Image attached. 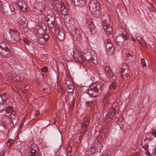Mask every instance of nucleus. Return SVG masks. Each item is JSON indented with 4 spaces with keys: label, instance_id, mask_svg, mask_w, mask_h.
I'll return each mask as SVG.
<instances>
[{
    "label": "nucleus",
    "instance_id": "nucleus-45",
    "mask_svg": "<svg viewBox=\"0 0 156 156\" xmlns=\"http://www.w3.org/2000/svg\"><path fill=\"white\" fill-rule=\"evenodd\" d=\"M83 138V136H80L78 138V140L79 141V143H80L81 142V140Z\"/></svg>",
    "mask_w": 156,
    "mask_h": 156
},
{
    "label": "nucleus",
    "instance_id": "nucleus-29",
    "mask_svg": "<svg viewBox=\"0 0 156 156\" xmlns=\"http://www.w3.org/2000/svg\"><path fill=\"white\" fill-rule=\"evenodd\" d=\"M87 125H84L83 124L81 125V129L84 132L86 131L87 130Z\"/></svg>",
    "mask_w": 156,
    "mask_h": 156
},
{
    "label": "nucleus",
    "instance_id": "nucleus-33",
    "mask_svg": "<svg viewBox=\"0 0 156 156\" xmlns=\"http://www.w3.org/2000/svg\"><path fill=\"white\" fill-rule=\"evenodd\" d=\"M89 123V120L87 118H85L83 120V124L88 125Z\"/></svg>",
    "mask_w": 156,
    "mask_h": 156
},
{
    "label": "nucleus",
    "instance_id": "nucleus-7",
    "mask_svg": "<svg viewBox=\"0 0 156 156\" xmlns=\"http://www.w3.org/2000/svg\"><path fill=\"white\" fill-rule=\"evenodd\" d=\"M18 23L19 24L20 29L23 30V31L25 30L27 27V23L26 21V18L24 17L19 19Z\"/></svg>",
    "mask_w": 156,
    "mask_h": 156
},
{
    "label": "nucleus",
    "instance_id": "nucleus-41",
    "mask_svg": "<svg viewBox=\"0 0 156 156\" xmlns=\"http://www.w3.org/2000/svg\"><path fill=\"white\" fill-rule=\"evenodd\" d=\"M2 66L3 67L5 66V67L6 66L7 67H9L10 66V65L7 62H5L2 64Z\"/></svg>",
    "mask_w": 156,
    "mask_h": 156
},
{
    "label": "nucleus",
    "instance_id": "nucleus-40",
    "mask_svg": "<svg viewBox=\"0 0 156 156\" xmlns=\"http://www.w3.org/2000/svg\"><path fill=\"white\" fill-rule=\"evenodd\" d=\"M26 3L24 1H19L18 2V5L19 6V8L23 5V3Z\"/></svg>",
    "mask_w": 156,
    "mask_h": 156
},
{
    "label": "nucleus",
    "instance_id": "nucleus-28",
    "mask_svg": "<svg viewBox=\"0 0 156 156\" xmlns=\"http://www.w3.org/2000/svg\"><path fill=\"white\" fill-rule=\"evenodd\" d=\"M75 61L77 63L80 64L83 63L84 61L86 60V59H74Z\"/></svg>",
    "mask_w": 156,
    "mask_h": 156
},
{
    "label": "nucleus",
    "instance_id": "nucleus-35",
    "mask_svg": "<svg viewBox=\"0 0 156 156\" xmlns=\"http://www.w3.org/2000/svg\"><path fill=\"white\" fill-rule=\"evenodd\" d=\"M22 154L21 152L19 150L17 151L14 156H22Z\"/></svg>",
    "mask_w": 156,
    "mask_h": 156
},
{
    "label": "nucleus",
    "instance_id": "nucleus-13",
    "mask_svg": "<svg viewBox=\"0 0 156 156\" xmlns=\"http://www.w3.org/2000/svg\"><path fill=\"white\" fill-rule=\"evenodd\" d=\"M116 114L115 109L113 107H111L109 108V113L107 114L106 117L107 118L112 119L116 116Z\"/></svg>",
    "mask_w": 156,
    "mask_h": 156
},
{
    "label": "nucleus",
    "instance_id": "nucleus-34",
    "mask_svg": "<svg viewBox=\"0 0 156 156\" xmlns=\"http://www.w3.org/2000/svg\"><path fill=\"white\" fill-rule=\"evenodd\" d=\"M6 94L5 93H4L0 95L2 100L3 101H6L7 98L5 96Z\"/></svg>",
    "mask_w": 156,
    "mask_h": 156
},
{
    "label": "nucleus",
    "instance_id": "nucleus-51",
    "mask_svg": "<svg viewBox=\"0 0 156 156\" xmlns=\"http://www.w3.org/2000/svg\"><path fill=\"white\" fill-rule=\"evenodd\" d=\"M145 63H146V64L148 62V61L147 60V59H145Z\"/></svg>",
    "mask_w": 156,
    "mask_h": 156
},
{
    "label": "nucleus",
    "instance_id": "nucleus-23",
    "mask_svg": "<svg viewBox=\"0 0 156 156\" xmlns=\"http://www.w3.org/2000/svg\"><path fill=\"white\" fill-rule=\"evenodd\" d=\"M13 112H14L13 107L11 106H8L5 110V112L8 114L12 113H12Z\"/></svg>",
    "mask_w": 156,
    "mask_h": 156
},
{
    "label": "nucleus",
    "instance_id": "nucleus-32",
    "mask_svg": "<svg viewBox=\"0 0 156 156\" xmlns=\"http://www.w3.org/2000/svg\"><path fill=\"white\" fill-rule=\"evenodd\" d=\"M90 18L89 16H87L86 19L87 21V23L89 25H91L92 23V20L91 19H90Z\"/></svg>",
    "mask_w": 156,
    "mask_h": 156
},
{
    "label": "nucleus",
    "instance_id": "nucleus-38",
    "mask_svg": "<svg viewBox=\"0 0 156 156\" xmlns=\"http://www.w3.org/2000/svg\"><path fill=\"white\" fill-rule=\"evenodd\" d=\"M24 42L27 45H28L30 44V41L27 39L24 38L23 40Z\"/></svg>",
    "mask_w": 156,
    "mask_h": 156
},
{
    "label": "nucleus",
    "instance_id": "nucleus-20",
    "mask_svg": "<svg viewBox=\"0 0 156 156\" xmlns=\"http://www.w3.org/2000/svg\"><path fill=\"white\" fill-rule=\"evenodd\" d=\"M105 70L106 74L108 76H111L112 74V71L108 67H106L105 68Z\"/></svg>",
    "mask_w": 156,
    "mask_h": 156
},
{
    "label": "nucleus",
    "instance_id": "nucleus-2",
    "mask_svg": "<svg viewBox=\"0 0 156 156\" xmlns=\"http://www.w3.org/2000/svg\"><path fill=\"white\" fill-rule=\"evenodd\" d=\"M89 9L94 17L98 18L100 16V6L97 0H92L89 3Z\"/></svg>",
    "mask_w": 156,
    "mask_h": 156
},
{
    "label": "nucleus",
    "instance_id": "nucleus-24",
    "mask_svg": "<svg viewBox=\"0 0 156 156\" xmlns=\"http://www.w3.org/2000/svg\"><path fill=\"white\" fill-rule=\"evenodd\" d=\"M87 62H92L95 65L98 64V59H86Z\"/></svg>",
    "mask_w": 156,
    "mask_h": 156
},
{
    "label": "nucleus",
    "instance_id": "nucleus-26",
    "mask_svg": "<svg viewBox=\"0 0 156 156\" xmlns=\"http://www.w3.org/2000/svg\"><path fill=\"white\" fill-rule=\"evenodd\" d=\"M67 90L68 93H71L73 91V87L72 86L69 85L67 89Z\"/></svg>",
    "mask_w": 156,
    "mask_h": 156
},
{
    "label": "nucleus",
    "instance_id": "nucleus-42",
    "mask_svg": "<svg viewBox=\"0 0 156 156\" xmlns=\"http://www.w3.org/2000/svg\"><path fill=\"white\" fill-rule=\"evenodd\" d=\"M86 104L89 106H91L93 105V102L92 101H88L86 102Z\"/></svg>",
    "mask_w": 156,
    "mask_h": 156
},
{
    "label": "nucleus",
    "instance_id": "nucleus-19",
    "mask_svg": "<svg viewBox=\"0 0 156 156\" xmlns=\"http://www.w3.org/2000/svg\"><path fill=\"white\" fill-rule=\"evenodd\" d=\"M117 85V83L115 81H113L109 86V89L111 90H113L116 89Z\"/></svg>",
    "mask_w": 156,
    "mask_h": 156
},
{
    "label": "nucleus",
    "instance_id": "nucleus-37",
    "mask_svg": "<svg viewBox=\"0 0 156 156\" xmlns=\"http://www.w3.org/2000/svg\"><path fill=\"white\" fill-rule=\"evenodd\" d=\"M48 69L46 66L44 67L41 69V70L42 72L45 73L47 72Z\"/></svg>",
    "mask_w": 156,
    "mask_h": 156
},
{
    "label": "nucleus",
    "instance_id": "nucleus-9",
    "mask_svg": "<svg viewBox=\"0 0 156 156\" xmlns=\"http://www.w3.org/2000/svg\"><path fill=\"white\" fill-rule=\"evenodd\" d=\"M72 33L74 39L75 38L77 40L80 41L82 40L80 33L78 29L73 28L72 30Z\"/></svg>",
    "mask_w": 156,
    "mask_h": 156
},
{
    "label": "nucleus",
    "instance_id": "nucleus-44",
    "mask_svg": "<svg viewBox=\"0 0 156 156\" xmlns=\"http://www.w3.org/2000/svg\"><path fill=\"white\" fill-rule=\"evenodd\" d=\"M126 57L129 58H133V56L130 53H128L126 54Z\"/></svg>",
    "mask_w": 156,
    "mask_h": 156
},
{
    "label": "nucleus",
    "instance_id": "nucleus-50",
    "mask_svg": "<svg viewBox=\"0 0 156 156\" xmlns=\"http://www.w3.org/2000/svg\"><path fill=\"white\" fill-rule=\"evenodd\" d=\"M146 151H147V153L148 154V155H150V153L148 151V149H147V150H146Z\"/></svg>",
    "mask_w": 156,
    "mask_h": 156
},
{
    "label": "nucleus",
    "instance_id": "nucleus-4",
    "mask_svg": "<svg viewBox=\"0 0 156 156\" xmlns=\"http://www.w3.org/2000/svg\"><path fill=\"white\" fill-rule=\"evenodd\" d=\"M45 6L41 2H37L34 5L33 10L34 14L38 15L45 11Z\"/></svg>",
    "mask_w": 156,
    "mask_h": 156
},
{
    "label": "nucleus",
    "instance_id": "nucleus-5",
    "mask_svg": "<svg viewBox=\"0 0 156 156\" xmlns=\"http://www.w3.org/2000/svg\"><path fill=\"white\" fill-rule=\"evenodd\" d=\"M107 19H106L103 20L102 26L105 31L109 33L112 31V26L109 24L110 20L109 16H107Z\"/></svg>",
    "mask_w": 156,
    "mask_h": 156
},
{
    "label": "nucleus",
    "instance_id": "nucleus-58",
    "mask_svg": "<svg viewBox=\"0 0 156 156\" xmlns=\"http://www.w3.org/2000/svg\"><path fill=\"white\" fill-rule=\"evenodd\" d=\"M11 143L12 142V141H10V142Z\"/></svg>",
    "mask_w": 156,
    "mask_h": 156
},
{
    "label": "nucleus",
    "instance_id": "nucleus-22",
    "mask_svg": "<svg viewBox=\"0 0 156 156\" xmlns=\"http://www.w3.org/2000/svg\"><path fill=\"white\" fill-rule=\"evenodd\" d=\"M57 37L59 41H62L64 39V34L62 32H60L58 33Z\"/></svg>",
    "mask_w": 156,
    "mask_h": 156
},
{
    "label": "nucleus",
    "instance_id": "nucleus-18",
    "mask_svg": "<svg viewBox=\"0 0 156 156\" xmlns=\"http://www.w3.org/2000/svg\"><path fill=\"white\" fill-rule=\"evenodd\" d=\"M149 140L146 138L142 143V147L146 150H147L149 146L148 141Z\"/></svg>",
    "mask_w": 156,
    "mask_h": 156
},
{
    "label": "nucleus",
    "instance_id": "nucleus-15",
    "mask_svg": "<svg viewBox=\"0 0 156 156\" xmlns=\"http://www.w3.org/2000/svg\"><path fill=\"white\" fill-rule=\"evenodd\" d=\"M74 5L78 7H82L84 6L86 3L85 0H72Z\"/></svg>",
    "mask_w": 156,
    "mask_h": 156
},
{
    "label": "nucleus",
    "instance_id": "nucleus-1",
    "mask_svg": "<svg viewBox=\"0 0 156 156\" xmlns=\"http://www.w3.org/2000/svg\"><path fill=\"white\" fill-rule=\"evenodd\" d=\"M4 36L7 41L12 44L16 43L20 40L19 33L9 28L5 30Z\"/></svg>",
    "mask_w": 156,
    "mask_h": 156
},
{
    "label": "nucleus",
    "instance_id": "nucleus-46",
    "mask_svg": "<svg viewBox=\"0 0 156 156\" xmlns=\"http://www.w3.org/2000/svg\"><path fill=\"white\" fill-rule=\"evenodd\" d=\"M39 114V111L37 110L36 111L35 113V115L37 116Z\"/></svg>",
    "mask_w": 156,
    "mask_h": 156
},
{
    "label": "nucleus",
    "instance_id": "nucleus-52",
    "mask_svg": "<svg viewBox=\"0 0 156 156\" xmlns=\"http://www.w3.org/2000/svg\"><path fill=\"white\" fill-rule=\"evenodd\" d=\"M154 150L155 152H156V146L154 148Z\"/></svg>",
    "mask_w": 156,
    "mask_h": 156
},
{
    "label": "nucleus",
    "instance_id": "nucleus-54",
    "mask_svg": "<svg viewBox=\"0 0 156 156\" xmlns=\"http://www.w3.org/2000/svg\"><path fill=\"white\" fill-rule=\"evenodd\" d=\"M94 79V77H91V80H92L93 79Z\"/></svg>",
    "mask_w": 156,
    "mask_h": 156
},
{
    "label": "nucleus",
    "instance_id": "nucleus-3",
    "mask_svg": "<svg viewBox=\"0 0 156 156\" xmlns=\"http://www.w3.org/2000/svg\"><path fill=\"white\" fill-rule=\"evenodd\" d=\"M104 84L101 83H98L95 85L93 88L90 87L88 91V94L94 97L98 96L99 94L102 92Z\"/></svg>",
    "mask_w": 156,
    "mask_h": 156
},
{
    "label": "nucleus",
    "instance_id": "nucleus-27",
    "mask_svg": "<svg viewBox=\"0 0 156 156\" xmlns=\"http://www.w3.org/2000/svg\"><path fill=\"white\" fill-rule=\"evenodd\" d=\"M27 6L26 3H24L23 5L19 8L23 12H24L26 10Z\"/></svg>",
    "mask_w": 156,
    "mask_h": 156
},
{
    "label": "nucleus",
    "instance_id": "nucleus-39",
    "mask_svg": "<svg viewBox=\"0 0 156 156\" xmlns=\"http://www.w3.org/2000/svg\"><path fill=\"white\" fill-rule=\"evenodd\" d=\"M141 63L143 66H146V63H145V59H141Z\"/></svg>",
    "mask_w": 156,
    "mask_h": 156
},
{
    "label": "nucleus",
    "instance_id": "nucleus-53",
    "mask_svg": "<svg viewBox=\"0 0 156 156\" xmlns=\"http://www.w3.org/2000/svg\"><path fill=\"white\" fill-rule=\"evenodd\" d=\"M80 57L81 58H83V56H80Z\"/></svg>",
    "mask_w": 156,
    "mask_h": 156
},
{
    "label": "nucleus",
    "instance_id": "nucleus-11",
    "mask_svg": "<svg viewBox=\"0 0 156 156\" xmlns=\"http://www.w3.org/2000/svg\"><path fill=\"white\" fill-rule=\"evenodd\" d=\"M47 21L48 25L51 27H54L55 23V19L54 16L51 15H48L47 16Z\"/></svg>",
    "mask_w": 156,
    "mask_h": 156
},
{
    "label": "nucleus",
    "instance_id": "nucleus-14",
    "mask_svg": "<svg viewBox=\"0 0 156 156\" xmlns=\"http://www.w3.org/2000/svg\"><path fill=\"white\" fill-rule=\"evenodd\" d=\"M0 55L4 58H9L10 56L9 48L1 49L0 48Z\"/></svg>",
    "mask_w": 156,
    "mask_h": 156
},
{
    "label": "nucleus",
    "instance_id": "nucleus-47",
    "mask_svg": "<svg viewBox=\"0 0 156 156\" xmlns=\"http://www.w3.org/2000/svg\"><path fill=\"white\" fill-rule=\"evenodd\" d=\"M58 89L59 88V91L61 90L62 91H63L62 88L61 87V86L59 85L58 86Z\"/></svg>",
    "mask_w": 156,
    "mask_h": 156
},
{
    "label": "nucleus",
    "instance_id": "nucleus-31",
    "mask_svg": "<svg viewBox=\"0 0 156 156\" xmlns=\"http://www.w3.org/2000/svg\"><path fill=\"white\" fill-rule=\"evenodd\" d=\"M39 37L41 38H43L45 41H47L48 38L49 36L47 34H46L45 33L43 34L42 36H40Z\"/></svg>",
    "mask_w": 156,
    "mask_h": 156
},
{
    "label": "nucleus",
    "instance_id": "nucleus-8",
    "mask_svg": "<svg viewBox=\"0 0 156 156\" xmlns=\"http://www.w3.org/2000/svg\"><path fill=\"white\" fill-rule=\"evenodd\" d=\"M127 38L126 35L124 33H122L121 35L118 36L115 40L116 43L120 45L123 44V43L125 41Z\"/></svg>",
    "mask_w": 156,
    "mask_h": 156
},
{
    "label": "nucleus",
    "instance_id": "nucleus-55",
    "mask_svg": "<svg viewBox=\"0 0 156 156\" xmlns=\"http://www.w3.org/2000/svg\"><path fill=\"white\" fill-rule=\"evenodd\" d=\"M46 90V89H45V88H44V89H43V90Z\"/></svg>",
    "mask_w": 156,
    "mask_h": 156
},
{
    "label": "nucleus",
    "instance_id": "nucleus-6",
    "mask_svg": "<svg viewBox=\"0 0 156 156\" xmlns=\"http://www.w3.org/2000/svg\"><path fill=\"white\" fill-rule=\"evenodd\" d=\"M0 10L2 12L5 13L10 11V6L7 2H3L0 1Z\"/></svg>",
    "mask_w": 156,
    "mask_h": 156
},
{
    "label": "nucleus",
    "instance_id": "nucleus-57",
    "mask_svg": "<svg viewBox=\"0 0 156 156\" xmlns=\"http://www.w3.org/2000/svg\"><path fill=\"white\" fill-rule=\"evenodd\" d=\"M152 0V1H153V2H154V0Z\"/></svg>",
    "mask_w": 156,
    "mask_h": 156
},
{
    "label": "nucleus",
    "instance_id": "nucleus-17",
    "mask_svg": "<svg viewBox=\"0 0 156 156\" xmlns=\"http://www.w3.org/2000/svg\"><path fill=\"white\" fill-rule=\"evenodd\" d=\"M104 42L106 49L113 47L112 43L110 42V40L109 39H107L106 40H105Z\"/></svg>",
    "mask_w": 156,
    "mask_h": 156
},
{
    "label": "nucleus",
    "instance_id": "nucleus-56",
    "mask_svg": "<svg viewBox=\"0 0 156 156\" xmlns=\"http://www.w3.org/2000/svg\"><path fill=\"white\" fill-rule=\"evenodd\" d=\"M104 156H108V155H105Z\"/></svg>",
    "mask_w": 156,
    "mask_h": 156
},
{
    "label": "nucleus",
    "instance_id": "nucleus-10",
    "mask_svg": "<svg viewBox=\"0 0 156 156\" xmlns=\"http://www.w3.org/2000/svg\"><path fill=\"white\" fill-rule=\"evenodd\" d=\"M67 13L68 11L65 7L64 5H61L60 12L57 10L55 11V16H60V14L61 15H67Z\"/></svg>",
    "mask_w": 156,
    "mask_h": 156
},
{
    "label": "nucleus",
    "instance_id": "nucleus-16",
    "mask_svg": "<svg viewBox=\"0 0 156 156\" xmlns=\"http://www.w3.org/2000/svg\"><path fill=\"white\" fill-rule=\"evenodd\" d=\"M46 28L44 27H41L38 28L37 33L40 36H42L46 33Z\"/></svg>",
    "mask_w": 156,
    "mask_h": 156
},
{
    "label": "nucleus",
    "instance_id": "nucleus-30",
    "mask_svg": "<svg viewBox=\"0 0 156 156\" xmlns=\"http://www.w3.org/2000/svg\"><path fill=\"white\" fill-rule=\"evenodd\" d=\"M150 12H154L155 10L154 8L153 7L152 4H149V5L148 7Z\"/></svg>",
    "mask_w": 156,
    "mask_h": 156
},
{
    "label": "nucleus",
    "instance_id": "nucleus-49",
    "mask_svg": "<svg viewBox=\"0 0 156 156\" xmlns=\"http://www.w3.org/2000/svg\"><path fill=\"white\" fill-rule=\"evenodd\" d=\"M131 39H132V40L134 42H135L136 41V40L135 38L134 37H132Z\"/></svg>",
    "mask_w": 156,
    "mask_h": 156
},
{
    "label": "nucleus",
    "instance_id": "nucleus-48",
    "mask_svg": "<svg viewBox=\"0 0 156 156\" xmlns=\"http://www.w3.org/2000/svg\"><path fill=\"white\" fill-rule=\"evenodd\" d=\"M53 124H55L56 122V118H54L53 119Z\"/></svg>",
    "mask_w": 156,
    "mask_h": 156
},
{
    "label": "nucleus",
    "instance_id": "nucleus-21",
    "mask_svg": "<svg viewBox=\"0 0 156 156\" xmlns=\"http://www.w3.org/2000/svg\"><path fill=\"white\" fill-rule=\"evenodd\" d=\"M7 44L8 45V44L4 41H2L0 42V48L1 49H6L8 48Z\"/></svg>",
    "mask_w": 156,
    "mask_h": 156
},
{
    "label": "nucleus",
    "instance_id": "nucleus-12",
    "mask_svg": "<svg viewBox=\"0 0 156 156\" xmlns=\"http://www.w3.org/2000/svg\"><path fill=\"white\" fill-rule=\"evenodd\" d=\"M120 71L122 73L121 76L124 79V77H129L131 76L130 70L128 69L121 68Z\"/></svg>",
    "mask_w": 156,
    "mask_h": 156
},
{
    "label": "nucleus",
    "instance_id": "nucleus-25",
    "mask_svg": "<svg viewBox=\"0 0 156 156\" xmlns=\"http://www.w3.org/2000/svg\"><path fill=\"white\" fill-rule=\"evenodd\" d=\"M107 50V53L108 55H112L114 53V47L111 48H110L108 49Z\"/></svg>",
    "mask_w": 156,
    "mask_h": 156
},
{
    "label": "nucleus",
    "instance_id": "nucleus-36",
    "mask_svg": "<svg viewBox=\"0 0 156 156\" xmlns=\"http://www.w3.org/2000/svg\"><path fill=\"white\" fill-rule=\"evenodd\" d=\"M14 142V140L10 139L8 141L7 143V146L8 147L10 146Z\"/></svg>",
    "mask_w": 156,
    "mask_h": 156
},
{
    "label": "nucleus",
    "instance_id": "nucleus-59",
    "mask_svg": "<svg viewBox=\"0 0 156 156\" xmlns=\"http://www.w3.org/2000/svg\"><path fill=\"white\" fill-rule=\"evenodd\" d=\"M91 58H92V59H93V57H92Z\"/></svg>",
    "mask_w": 156,
    "mask_h": 156
},
{
    "label": "nucleus",
    "instance_id": "nucleus-43",
    "mask_svg": "<svg viewBox=\"0 0 156 156\" xmlns=\"http://www.w3.org/2000/svg\"><path fill=\"white\" fill-rule=\"evenodd\" d=\"M152 134L154 137H156V129H154L152 130Z\"/></svg>",
    "mask_w": 156,
    "mask_h": 156
}]
</instances>
